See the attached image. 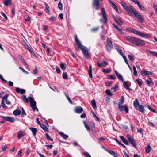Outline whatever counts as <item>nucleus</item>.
<instances>
[{
	"label": "nucleus",
	"mask_w": 157,
	"mask_h": 157,
	"mask_svg": "<svg viewBox=\"0 0 157 157\" xmlns=\"http://www.w3.org/2000/svg\"><path fill=\"white\" fill-rule=\"evenodd\" d=\"M75 44L77 46L76 49L78 50L81 49L85 57L88 58L90 55V53L89 52L88 48L86 47L81 44V43L78 39L76 35L75 36Z\"/></svg>",
	"instance_id": "1"
},
{
	"label": "nucleus",
	"mask_w": 157,
	"mask_h": 157,
	"mask_svg": "<svg viewBox=\"0 0 157 157\" xmlns=\"http://www.w3.org/2000/svg\"><path fill=\"white\" fill-rule=\"evenodd\" d=\"M124 9L130 16L133 14L134 15L135 13L137 11L132 6H128L127 4L123 1L120 2Z\"/></svg>",
	"instance_id": "2"
},
{
	"label": "nucleus",
	"mask_w": 157,
	"mask_h": 157,
	"mask_svg": "<svg viewBox=\"0 0 157 157\" xmlns=\"http://www.w3.org/2000/svg\"><path fill=\"white\" fill-rule=\"evenodd\" d=\"M125 38L130 42L136 45L142 46L145 44V42L143 40L136 37L128 36H125Z\"/></svg>",
	"instance_id": "3"
},
{
	"label": "nucleus",
	"mask_w": 157,
	"mask_h": 157,
	"mask_svg": "<svg viewBox=\"0 0 157 157\" xmlns=\"http://www.w3.org/2000/svg\"><path fill=\"white\" fill-rule=\"evenodd\" d=\"M28 98L30 102V106L33 111H38V109L37 107H35L36 106V101L34 100L33 98L31 96H29Z\"/></svg>",
	"instance_id": "4"
},
{
	"label": "nucleus",
	"mask_w": 157,
	"mask_h": 157,
	"mask_svg": "<svg viewBox=\"0 0 157 157\" xmlns=\"http://www.w3.org/2000/svg\"><path fill=\"white\" fill-rule=\"evenodd\" d=\"M101 13L103 16V19H100V21L101 22H103L105 24L107 22V18L106 14L105 9L103 8L101 9Z\"/></svg>",
	"instance_id": "5"
},
{
	"label": "nucleus",
	"mask_w": 157,
	"mask_h": 157,
	"mask_svg": "<svg viewBox=\"0 0 157 157\" xmlns=\"http://www.w3.org/2000/svg\"><path fill=\"white\" fill-rule=\"evenodd\" d=\"M113 48V45L111 41L109 38H108L106 42V48L107 50L109 52Z\"/></svg>",
	"instance_id": "6"
},
{
	"label": "nucleus",
	"mask_w": 157,
	"mask_h": 157,
	"mask_svg": "<svg viewBox=\"0 0 157 157\" xmlns=\"http://www.w3.org/2000/svg\"><path fill=\"white\" fill-rule=\"evenodd\" d=\"M134 16L136 17L139 22L143 23L144 21L143 17L138 11L135 13Z\"/></svg>",
	"instance_id": "7"
},
{
	"label": "nucleus",
	"mask_w": 157,
	"mask_h": 157,
	"mask_svg": "<svg viewBox=\"0 0 157 157\" xmlns=\"http://www.w3.org/2000/svg\"><path fill=\"white\" fill-rule=\"evenodd\" d=\"M100 4L99 0H94L93 2V6L96 10L99 9Z\"/></svg>",
	"instance_id": "8"
},
{
	"label": "nucleus",
	"mask_w": 157,
	"mask_h": 157,
	"mask_svg": "<svg viewBox=\"0 0 157 157\" xmlns=\"http://www.w3.org/2000/svg\"><path fill=\"white\" fill-rule=\"evenodd\" d=\"M118 107L119 110L120 111H122L123 109V108L124 111L126 113H128V107L125 106H121L120 102H119L118 104Z\"/></svg>",
	"instance_id": "9"
},
{
	"label": "nucleus",
	"mask_w": 157,
	"mask_h": 157,
	"mask_svg": "<svg viewBox=\"0 0 157 157\" xmlns=\"http://www.w3.org/2000/svg\"><path fill=\"white\" fill-rule=\"evenodd\" d=\"M1 117L3 119L6 120L11 123H14L15 121V119L13 118L10 117H6L2 116Z\"/></svg>",
	"instance_id": "10"
},
{
	"label": "nucleus",
	"mask_w": 157,
	"mask_h": 157,
	"mask_svg": "<svg viewBox=\"0 0 157 157\" xmlns=\"http://www.w3.org/2000/svg\"><path fill=\"white\" fill-rule=\"evenodd\" d=\"M83 111V108L81 106L76 107L74 109V111L77 113H81Z\"/></svg>",
	"instance_id": "11"
},
{
	"label": "nucleus",
	"mask_w": 157,
	"mask_h": 157,
	"mask_svg": "<svg viewBox=\"0 0 157 157\" xmlns=\"http://www.w3.org/2000/svg\"><path fill=\"white\" fill-rule=\"evenodd\" d=\"M141 74L144 76L148 75H151L152 74V72L150 71H147L144 70L141 71Z\"/></svg>",
	"instance_id": "12"
},
{
	"label": "nucleus",
	"mask_w": 157,
	"mask_h": 157,
	"mask_svg": "<svg viewBox=\"0 0 157 157\" xmlns=\"http://www.w3.org/2000/svg\"><path fill=\"white\" fill-rule=\"evenodd\" d=\"M137 35H138L142 37H144L145 38H148L151 37V36L150 35L145 33H143L141 32H139V31H138V32H137Z\"/></svg>",
	"instance_id": "13"
},
{
	"label": "nucleus",
	"mask_w": 157,
	"mask_h": 157,
	"mask_svg": "<svg viewBox=\"0 0 157 157\" xmlns=\"http://www.w3.org/2000/svg\"><path fill=\"white\" fill-rule=\"evenodd\" d=\"M105 151L114 157H118V156L117 153L114 151L109 149H106Z\"/></svg>",
	"instance_id": "14"
},
{
	"label": "nucleus",
	"mask_w": 157,
	"mask_h": 157,
	"mask_svg": "<svg viewBox=\"0 0 157 157\" xmlns=\"http://www.w3.org/2000/svg\"><path fill=\"white\" fill-rule=\"evenodd\" d=\"M114 72L116 73V75L118 79L121 82H124V80L122 76L119 74L117 71L115 70L114 71Z\"/></svg>",
	"instance_id": "15"
},
{
	"label": "nucleus",
	"mask_w": 157,
	"mask_h": 157,
	"mask_svg": "<svg viewBox=\"0 0 157 157\" xmlns=\"http://www.w3.org/2000/svg\"><path fill=\"white\" fill-rule=\"evenodd\" d=\"M88 73L89 77L91 78H92V68L91 64L89 65V69L88 70Z\"/></svg>",
	"instance_id": "16"
},
{
	"label": "nucleus",
	"mask_w": 157,
	"mask_h": 157,
	"mask_svg": "<svg viewBox=\"0 0 157 157\" xmlns=\"http://www.w3.org/2000/svg\"><path fill=\"white\" fill-rule=\"evenodd\" d=\"M30 130L31 131L32 134L34 136H36V133L37 131V130L36 128L32 127L30 128Z\"/></svg>",
	"instance_id": "17"
},
{
	"label": "nucleus",
	"mask_w": 157,
	"mask_h": 157,
	"mask_svg": "<svg viewBox=\"0 0 157 157\" xmlns=\"http://www.w3.org/2000/svg\"><path fill=\"white\" fill-rule=\"evenodd\" d=\"M126 30L132 33H133L137 34V32H138V31L134 29H130V28H127L126 29Z\"/></svg>",
	"instance_id": "18"
},
{
	"label": "nucleus",
	"mask_w": 157,
	"mask_h": 157,
	"mask_svg": "<svg viewBox=\"0 0 157 157\" xmlns=\"http://www.w3.org/2000/svg\"><path fill=\"white\" fill-rule=\"evenodd\" d=\"M123 82V85L124 87L128 90L129 91H132V89L130 88L129 86L127 85V83L126 82H125L124 81Z\"/></svg>",
	"instance_id": "19"
},
{
	"label": "nucleus",
	"mask_w": 157,
	"mask_h": 157,
	"mask_svg": "<svg viewBox=\"0 0 157 157\" xmlns=\"http://www.w3.org/2000/svg\"><path fill=\"white\" fill-rule=\"evenodd\" d=\"M151 151V147L149 144H148L145 147V152L147 153H148Z\"/></svg>",
	"instance_id": "20"
},
{
	"label": "nucleus",
	"mask_w": 157,
	"mask_h": 157,
	"mask_svg": "<svg viewBox=\"0 0 157 157\" xmlns=\"http://www.w3.org/2000/svg\"><path fill=\"white\" fill-rule=\"evenodd\" d=\"M133 105L136 108L138 107L140 105L137 98L135 99V100L133 102Z\"/></svg>",
	"instance_id": "21"
},
{
	"label": "nucleus",
	"mask_w": 157,
	"mask_h": 157,
	"mask_svg": "<svg viewBox=\"0 0 157 157\" xmlns=\"http://www.w3.org/2000/svg\"><path fill=\"white\" fill-rule=\"evenodd\" d=\"M120 139L122 141L124 144L126 145H128V143L127 140H126L124 136H121L120 137Z\"/></svg>",
	"instance_id": "22"
},
{
	"label": "nucleus",
	"mask_w": 157,
	"mask_h": 157,
	"mask_svg": "<svg viewBox=\"0 0 157 157\" xmlns=\"http://www.w3.org/2000/svg\"><path fill=\"white\" fill-rule=\"evenodd\" d=\"M138 107H139L138 110L139 111L142 113L144 112L145 109L143 105H140Z\"/></svg>",
	"instance_id": "23"
},
{
	"label": "nucleus",
	"mask_w": 157,
	"mask_h": 157,
	"mask_svg": "<svg viewBox=\"0 0 157 157\" xmlns=\"http://www.w3.org/2000/svg\"><path fill=\"white\" fill-rule=\"evenodd\" d=\"M114 27L121 34H122V30L121 29L118 28L117 25L114 23L112 24Z\"/></svg>",
	"instance_id": "24"
},
{
	"label": "nucleus",
	"mask_w": 157,
	"mask_h": 157,
	"mask_svg": "<svg viewBox=\"0 0 157 157\" xmlns=\"http://www.w3.org/2000/svg\"><path fill=\"white\" fill-rule=\"evenodd\" d=\"M91 103L93 108L95 110H96L97 109V107L95 100L94 99H93L92 100H91Z\"/></svg>",
	"instance_id": "25"
},
{
	"label": "nucleus",
	"mask_w": 157,
	"mask_h": 157,
	"mask_svg": "<svg viewBox=\"0 0 157 157\" xmlns=\"http://www.w3.org/2000/svg\"><path fill=\"white\" fill-rule=\"evenodd\" d=\"M59 134L64 139H66L68 137V135L65 134L63 132H59Z\"/></svg>",
	"instance_id": "26"
},
{
	"label": "nucleus",
	"mask_w": 157,
	"mask_h": 157,
	"mask_svg": "<svg viewBox=\"0 0 157 157\" xmlns=\"http://www.w3.org/2000/svg\"><path fill=\"white\" fill-rule=\"evenodd\" d=\"M147 51L153 56L157 57V52L148 50H147Z\"/></svg>",
	"instance_id": "27"
},
{
	"label": "nucleus",
	"mask_w": 157,
	"mask_h": 157,
	"mask_svg": "<svg viewBox=\"0 0 157 157\" xmlns=\"http://www.w3.org/2000/svg\"><path fill=\"white\" fill-rule=\"evenodd\" d=\"M21 113V112L20 110L16 109L13 112V114L15 115V116H17L19 115Z\"/></svg>",
	"instance_id": "28"
},
{
	"label": "nucleus",
	"mask_w": 157,
	"mask_h": 157,
	"mask_svg": "<svg viewBox=\"0 0 157 157\" xmlns=\"http://www.w3.org/2000/svg\"><path fill=\"white\" fill-rule=\"evenodd\" d=\"M138 6L139 8L142 11L144 12L146 10L145 7L141 3H140Z\"/></svg>",
	"instance_id": "29"
},
{
	"label": "nucleus",
	"mask_w": 157,
	"mask_h": 157,
	"mask_svg": "<svg viewBox=\"0 0 157 157\" xmlns=\"http://www.w3.org/2000/svg\"><path fill=\"white\" fill-rule=\"evenodd\" d=\"M129 142L132 144L133 147H136L137 144L133 139L130 140Z\"/></svg>",
	"instance_id": "30"
},
{
	"label": "nucleus",
	"mask_w": 157,
	"mask_h": 157,
	"mask_svg": "<svg viewBox=\"0 0 157 157\" xmlns=\"http://www.w3.org/2000/svg\"><path fill=\"white\" fill-rule=\"evenodd\" d=\"M3 2L6 6H8L11 3V0H4Z\"/></svg>",
	"instance_id": "31"
},
{
	"label": "nucleus",
	"mask_w": 157,
	"mask_h": 157,
	"mask_svg": "<svg viewBox=\"0 0 157 157\" xmlns=\"http://www.w3.org/2000/svg\"><path fill=\"white\" fill-rule=\"evenodd\" d=\"M128 58L131 61H133L134 60L135 56L134 55H128Z\"/></svg>",
	"instance_id": "32"
},
{
	"label": "nucleus",
	"mask_w": 157,
	"mask_h": 157,
	"mask_svg": "<svg viewBox=\"0 0 157 157\" xmlns=\"http://www.w3.org/2000/svg\"><path fill=\"white\" fill-rule=\"evenodd\" d=\"M22 98L23 100L25 101L26 103H29V101L28 98L26 97V96L25 95H23L22 96Z\"/></svg>",
	"instance_id": "33"
},
{
	"label": "nucleus",
	"mask_w": 157,
	"mask_h": 157,
	"mask_svg": "<svg viewBox=\"0 0 157 157\" xmlns=\"http://www.w3.org/2000/svg\"><path fill=\"white\" fill-rule=\"evenodd\" d=\"M40 126L42 128V129L44 131H45L47 132L48 131V128L44 125L43 124H41L40 125Z\"/></svg>",
	"instance_id": "34"
},
{
	"label": "nucleus",
	"mask_w": 157,
	"mask_h": 157,
	"mask_svg": "<svg viewBox=\"0 0 157 157\" xmlns=\"http://www.w3.org/2000/svg\"><path fill=\"white\" fill-rule=\"evenodd\" d=\"M115 22L120 26L122 25V23H123V22L120 19L116 21Z\"/></svg>",
	"instance_id": "35"
},
{
	"label": "nucleus",
	"mask_w": 157,
	"mask_h": 157,
	"mask_svg": "<svg viewBox=\"0 0 157 157\" xmlns=\"http://www.w3.org/2000/svg\"><path fill=\"white\" fill-rule=\"evenodd\" d=\"M44 5L46 7L45 10L47 12H49V7L48 5L47 4V3L46 2L44 3Z\"/></svg>",
	"instance_id": "36"
},
{
	"label": "nucleus",
	"mask_w": 157,
	"mask_h": 157,
	"mask_svg": "<svg viewBox=\"0 0 157 157\" xmlns=\"http://www.w3.org/2000/svg\"><path fill=\"white\" fill-rule=\"evenodd\" d=\"M107 78L108 79H116V77L115 75L114 76L113 75H107Z\"/></svg>",
	"instance_id": "37"
},
{
	"label": "nucleus",
	"mask_w": 157,
	"mask_h": 157,
	"mask_svg": "<svg viewBox=\"0 0 157 157\" xmlns=\"http://www.w3.org/2000/svg\"><path fill=\"white\" fill-rule=\"evenodd\" d=\"M46 136V139L50 141H52L53 140L51 138L49 135L48 133H46L45 134Z\"/></svg>",
	"instance_id": "38"
},
{
	"label": "nucleus",
	"mask_w": 157,
	"mask_h": 157,
	"mask_svg": "<svg viewBox=\"0 0 157 157\" xmlns=\"http://www.w3.org/2000/svg\"><path fill=\"white\" fill-rule=\"evenodd\" d=\"M83 123L85 126V127L86 129L87 130L90 131V127L88 126L87 124H86V121L83 122Z\"/></svg>",
	"instance_id": "39"
},
{
	"label": "nucleus",
	"mask_w": 157,
	"mask_h": 157,
	"mask_svg": "<svg viewBox=\"0 0 157 157\" xmlns=\"http://www.w3.org/2000/svg\"><path fill=\"white\" fill-rule=\"evenodd\" d=\"M24 136V134L21 132H19L17 135V137L18 138H21Z\"/></svg>",
	"instance_id": "40"
},
{
	"label": "nucleus",
	"mask_w": 157,
	"mask_h": 157,
	"mask_svg": "<svg viewBox=\"0 0 157 157\" xmlns=\"http://www.w3.org/2000/svg\"><path fill=\"white\" fill-rule=\"evenodd\" d=\"M133 69L134 71V72H133L134 75L135 76H137V72L136 67L135 66H133Z\"/></svg>",
	"instance_id": "41"
},
{
	"label": "nucleus",
	"mask_w": 157,
	"mask_h": 157,
	"mask_svg": "<svg viewBox=\"0 0 157 157\" xmlns=\"http://www.w3.org/2000/svg\"><path fill=\"white\" fill-rule=\"evenodd\" d=\"M105 92L108 95H109L110 96H112L113 95V94L111 92V91L109 90H106Z\"/></svg>",
	"instance_id": "42"
},
{
	"label": "nucleus",
	"mask_w": 157,
	"mask_h": 157,
	"mask_svg": "<svg viewBox=\"0 0 157 157\" xmlns=\"http://www.w3.org/2000/svg\"><path fill=\"white\" fill-rule=\"evenodd\" d=\"M102 71L104 73H108L110 72L111 70L109 69H106L105 68H103L102 70Z\"/></svg>",
	"instance_id": "43"
},
{
	"label": "nucleus",
	"mask_w": 157,
	"mask_h": 157,
	"mask_svg": "<svg viewBox=\"0 0 157 157\" xmlns=\"http://www.w3.org/2000/svg\"><path fill=\"white\" fill-rule=\"evenodd\" d=\"M147 108L149 110L151 111L152 112L154 113H156V111L155 110L153 109L149 105H147Z\"/></svg>",
	"instance_id": "44"
},
{
	"label": "nucleus",
	"mask_w": 157,
	"mask_h": 157,
	"mask_svg": "<svg viewBox=\"0 0 157 157\" xmlns=\"http://www.w3.org/2000/svg\"><path fill=\"white\" fill-rule=\"evenodd\" d=\"M63 77L65 79L68 78V76L66 72H64L63 74Z\"/></svg>",
	"instance_id": "45"
},
{
	"label": "nucleus",
	"mask_w": 157,
	"mask_h": 157,
	"mask_svg": "<svg viewBox=\"0 0 157 157\" xmlns=\"http://www.w3.org/2000/svg\"><path fill=\"white\" fill-rule=\"evenodd\" d=\"M119 101H121V102H120V105H122L124 101V97L123 96H122L120 99L119 100Z\"/></svg>",
	"instance_id": "46"
},
{
	"label": "nucleus",
	"mask_w": 157,
	"mask_h": 157,
	"mask_svg": "<svg viewBox=\"0 0 157 157\" xmlns=\"http://www.w3.org/2000/svg\"><path fill=\"white\" fill-rule=\"evenodd\" d=\"M58 7L60 10H62L63 9L62 4L60 2L58 4Z\"/></svg>",
	"instance_id": "47"
},
{
	"label": "nucleus",
	"mask_w": 157,
	"mask_h": 157,
	"mask_svg": "<svg viewBox=\"0 0 157 157\" xmlns=\"http://www.w3.org/2000/svg\"><path fill=\"white\" fill-rule=\"evenodd\" d=\"M1 106L3 108H7L8 107L6 106L4 103V101L3 100H1Z\"/></svg>",
	"instance_id": "48"
},
{
	"label": "nucleus",
	"mask_w": 157,
	"mask_h": 157,
	"mask_svg": "<svg viewBox=\"0 0 157 157\" xmlns=\"http://www.w3.org/2000/svg\"><path fill=\"white\" fill-rule=\"evenodd\" d=\"M99 29V27H97L92 29L91 31L92 32H95L97 31Z\"/></svg>",
	"instance_id": "49"
},
{
	"label": "nucleus",
	"mask_w": 157,
	"mask_h": 157,
	"mask_svg": "<svg viewBox=\"0 0 157 157\" xmlns=\"http://www.w3.org/2000/svg\"><path fill=\"white\" fill-rule=\"evenodd\" d=\"M24 46L29 51H30V47L28 45L25 43L24 42V44H23Z\"/></svg>",
	"instance_id": "50"
},
{
	"label": "nucleus",
	"mask_w": 157,
	"mask_h": 157,
	"mask_svg": "<svg viewBox=\"0 0 157 157\" xmlns=\"http://www.w3.org/2000/svg\"><path fill=\"white\" fill-rule=\"evenodd\" d=\"M8 96V94L5 95L2 98L1 100H3V101H6V100H7Z\"/></svg>",
	"instance_id": "51"
},
{
	"label": "nucleus",
	"mask_w": 157,
	"mask_h": 157,
	"mask_svg": "<svg viewBox=\"0 0 157 157\" xmlns=\"http://www.w3.org/2000/svg\"><path fill=\"white\" fill-rule=\"evenodd\" d=\"M83 154L86 157H91L90 155L87 152H84Z\"/></svg>",
	"instance_id": "52"
},
{
	"label": "nucleus",
	"mask_w": 157,
	"mask_h": 157,
	"mask_svg": "<svg viewBox=\"0 0 157 157\" xmlns=\"http://www.w3.org/2000/svg\"><path fill=\"white\" fill-rule=\"evenodd\" d=\"M122 56L123 57V59L124 60V61L127 64H128V61L127 60V59L126 57L125 56V55H124Z\"/></svg>",
	"instance_id": "53"
},
{
	"label": "nucleus",
	"mask_w": 157,
	"mask_h": 157,
	"mask_svg": "<svg viewBox=\"0 0 157 157\" xmlns=\"http://www.w3.org/2000/svg\"><path fill=\"white\" fill-rule=\"evenodd\" d=\"M60 67L63 70H64L66 68L64 64L62 63L60 64Z\"/></svg>",
	"instance_id": "54"
},
{
	"label": "nucleus",
	"mask_w": 157,
	"mask_h": 157,
	"mask_svg": "<svg viewBox=\"0 0 157 157\" xmlns=\"http://www.w3.org/2000/svg\"><path fill=\"white\" fill-rule=\"evenodd\" d=\"M112 84V81H109L108 82H105V84L106 86H108L111 85Z\"/></svg>",
	"instance_id": "55"
},
{
	"label": "nucleus",
	"mask_w": 157,
	"mask_h": 157,
	"mask_svg": "<svg viewBox=\"0 0 157 157\" xmlns=\"http://www.w3.org/2000/svg\"><path fill=\"white\" fill-rule=\"evenodd\" d=\"M146 83L147 84V85H149L151 83H152V84L153 83V82L152 81V80L149 81V80H146Z\"/></svg>",
	"instance_id": "56"
},
{
	"label": "nucleus",
	"mask_w": 157,
	"mask_h": 157,
	"mask_svg": "<svg viewBox=\"0 0 157 157\" xmlns=\"http://www.w3.org/2000/svg\"><path fill=\"white\" fill-rule=\"evenodd\" d=\"M118 88V85H116L114 87H113L111 88V90H114V91H115L116 90V89Z\"/></svg>",
	"instance_id": "57"
},
{
	"label": "nucleus",
	"mask_w": 157,
	"mask_h": 157,
	"mask_svg": "<svg viewBox=\"0 0 157 157\" xmlns=\"http://www.w3.org/2000/svg\"><path fill=\"white\" fill-rule=\"evenodd\" d=\"M22 111H21V114L23 116H25L26 115V113H25V112L23 107H22Z\"/></svg>",
	"instance_id": "58"
},
{
	"label": "nucleus",
	"mask_w": 157,
	"mask_h": 157,
	"mask_svg": "<svg viewBox=\"0 0 157 157\" xmlns=\"http://www.w3.org/2000/svg\"><path fill=\"white\" fill-rule=\"evenodd\" d=\"M104 62H103L101 63H97V65L99 67H104Z\"/></svg>",
	"instance_id": "59"
},
{
	"label": "nucleus",
	"mask_w": 157,
	"mask_h": 157,
	"mask_svg": "<svg viewBox=\"0 0 157 157\" xmlns=\"http://www.w3.org/2000/svg\"><path fill=\"white\" fill-rule=\"evenodd\" d=\"M1 14L2 15V16H3L5 18L6 20H7V19H8L6 15L3 12H2L1 13Z\"/></svg>",
	"instance_id": "60"
},
{
	"label": "nucleus",
	"mask_w": 157,
	"mask_h": 157,
	"mask_svg": "<svg viewBox=\"0 0 157 157\" xmlns=\"http://www.w3.org/2000/svg\"><path fill=\"white\" fill-rule=\"evenodd\" d=\"M0 78L1 79L2 81H3L4 82H6V83H7V81L6 80H5L4 78H3V77L0 74Z\"/></svg>",
	"instance_id": "61"
},
{
	"label": "nucleus",
	"mask_w": 157,
	"mask_h": 157,
	"mask_svg": "<svg viewBox=\"0 0 157 157\" xmlns=\"http://www.w3.org/2000/svg\"><path fill=\"white\" fill-rule=\"evenodd\" d=\"M90 124L91 127L94 128L95 127V124L94 123L93 121H91L90 123Z\"/></svg>",
	"instance_id": "62"
},
{
	"label": "nucleus",
	"mask_w": 157,
	"mask_h": 157,
	"mask_svg": "<svg viewBox=\"0 0 157 157\" xmlns=\"http://www.w3.org/2000/svg\"><path fill=\"white\" fill-rule=\"evenodd\" d=\"M117 51L119 52V53L120 54V55L122 56L124 55V54L123 53L122 50L121 49H118L117 50Z\"/></svg>",
	"instance_id": "63"
},
{
	"label": "nucleus",
	"mask_w": 157,
	"mask_h": 157,
	"mask_svg": "<svg viewBox=\"0 0 157 157\" xmlns=\"http://www.w3.org/2000/svg\"><path fill=\"white\" fill-rule=\"evenodd\" d=\"M137 132H138L140 133L141 134L143 131V129L141 128H137Z\"/></svg>",
	"instance_id": "64"
}]
</instances>
